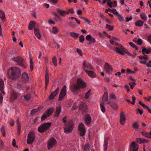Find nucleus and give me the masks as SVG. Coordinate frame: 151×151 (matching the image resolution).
I'll list each match as a JSON object with an SVG mask.
<instances>
[{
	"label": "nucleus",
	"mask_w": 151,
	"mask_h": 151,
	"mask_svg": "<svg viewBox=\"0 0 151 151\" xmlns=\"http://www.w3.org/2000/svg\"><path fill=\"white\" fill-rule=\"evenodd\" d=\"M12 145L14 147H17V148L18 147V145H16V140L15 139H14L13 140L12 142Z\"/></svg>",
	"instance_id": "69168bd1"
},
{
	"label": "nucleus",
	"mask_w": 151,
	"mask_h": 151,
	"mask_svg": "<svg viewBox=\"0 0 151 151\" xmlns=\"http://www.w3.org/2000/svg\"><path fill=\"white\" fill-rule=\"evenodd\" d=\"M57 143L55 138L52 137L48 141L47 144V148L48 149L52 148Z\"/></svg>",
	"instance_id": "1a4fd4ad"
},
{
	"label": "nucleus",
	"mask_w": 151,
	"mask_h": 151,
	"mask_svg": "<svg viewBox=\"0 0 151 151\" xmlns=\"http://www.w3.org/2000/svg\"><path fill=\"white\" fill-rule=\"evenodd\" d=\"M110 98L111 99H116V96L113 93H111L109 95Z\"/></svg>",
	"instance_id": "bf43d9fd"
},
{
	"label": "nucleus",
	"mask_w": 151,
	"mask_h": 151,
	"mask_svg": "<svg viewBox=\"0 0 151 151\" xmlns=\"http://www.w3.org/2000/svg\"><path fill=\"white\" fill-rule=\"evenodd\" d=\"M87 68L91 70H92L93 69V67L91 64H88L87 65L86 64V61H84L83 64L82 69H83L84 70H85V68Z\"/></svg>",
	"instance_id": "dca6fc26"
},
{
	"label": "nucleus",
	"mask_w": 151,
	"mask_h": 151,
	"mask_svg": "<svg viewBox=\"0 0 151 151\" xmlns=\"http://www.w3.org/2000/svg\"><path fill=\"white\" fill-rule=\"evenodd\" d=\"M66 126V127H64V132L66 133L71 132L74 127L73 121L71 120L68 121Z\"/></svg>",
	"instance_id": "20e7f679"
},
{
	"label": "nucleus",
	"mask_w": 151,
	"mask_h": 151,
	"mask_svg": "<svg viewBox=\"0 0 151 151\" xmlns=\"http://www.w3.org/2000/svg\"><path fill=\"white\" fill-rule=\"evenodd\" d=\"M4 82L2 79H0V91L4 95L5 93L3 91L4 89Z\"/></svg>",
	"instance_id": "f3484780"
},
{
	"label": "nucleus",
	"mask_w": 151,
	"mask_h": 151,
	"mask_svg": "<svg viewBox=\"0 0 151 151\" xmlns=\"http://www.w3.org/2000/svg\"><path fill=\"white\" fill-rule=\"evenodd\" d=\"M143 22L141 20H138L135 23V25L138 27L142 26L143 25Z\"/></svg>",
	"instance_id": "c756f323"
},
{
	"label": "nucleus",
	"mask_w": 151,
	"mask_h": 151,
	"mask_svg": "<svg viewBox=\"0 0 151 151\" xmlns=\"http://www.w3.org/2000/svg\"><path fill=\"white\" fill-rule=\"evenodd\" d=\"M77 81L76 84L71 89V91L73 93L75 92L76 90H79L80 88H83L86 86V83L83 81L82 79H78Z\"/></svg>",
	"instance_id": "f03ea898"
},
{
	"label": "nucleus",
	"mask_w": 151,
	"mask_h": 151,
	"mask_svg": "<svg viewBox=\"0 0 151 151\" xmlns=\"http://www.w3.org/2000/svg\"><path fill=\"white\" fill-rule=\"evenodd\" d=\"M84 71L88 74L90 77L94 78L96 76V74L93 71H89L86 69L84 70Z\"/></svg>",
	"instance_id": "a211bd4d"
},
{
	"label": "nucleus",
	"mask_w": 151,
	"mask_h": 151,
	"mask_svg": "<svg viewBox=\"0 0 151 151\" xmlns=\"http://www.w3.org/2000/svg\"><path fill=\"white\" fill-rule=\"evenodd\" d=\"M38 109H33L31 111V114L32 115L34 114L35 112L39 111Z\"/></svg>",
	"instance_id": "13d9d810"
},
{
	"label": "nucleus",
	"mask_w": 151,
	"mask_h": 151,
	"mask_svg": "<svg viewBox=\"0 0 151 151\" xmlns=\"http://www.w3.org/2000/svg\"><path fill=\"white\" fill-rule=\"evenodd\" d=\"M84 120L85 123L87 125L90 124L91 122V117L89 114L86 115Z\"/></svg>",
	"instance_id": "2eb2a0df"
},
{
	"label": "nucleus",
	"mask_w": 151,
	"mask_h": 151,
	"mask_svg": "<svg viewBox=\"0 0 151 151\" xmlns=\"http://www.w3.org/2000/svg\"><path fill=\"white\" fill-rule=\"evenodd\" d=\"M70 34L72 37L75 38H77L79 36V34H78L73 32H70Z\"/></svg>",
	"instance_id": "f704fd0d"
},
{
	"label": "nucleus",
	"mask_w": 151,
	"mask_h": 151,
	"mask_svg": "<svg viewBox=\"0 0 151 151\" xmlns=\"http://www.w3.org/2000/svg\"><path fill=\"white\" fill-rule=\"evenodd\" d=\"M80 132V135L81 137H83L85 134L86 131V129L82 130H79Z\"/></svg>",
	"instance_id": "de8ad7c7"
},
{
	"label": "nucleus",
	"mask_w": 151,
	"mask_h": 151,
	"mask_svg": "<svg viewBox=\"0 0 151 151\" xmlns=\"http://www.w3.org/2000/svg\"><path fill=\"white\" fill-rule=\"evenodd\" d=\"M109 9L110 10H111L113 14L116 15L117 16L119 14L118 12L116 11V9H110L109 8Z\"/></svg>",
	"instance_id": "49530a36"
},
{
	"label": "nucleus",
	"mask_w": 151,
	"mask_h": 151,
	"mask_svg": "<svg viewBox=\"0 0 151 151\" xmlns=\"http://www.w3.org/2000/svg\"><path fill=\"white\" fill-rule=\"evenodd\" d=\"M141 134L143 136L151 139V131L150 133L146 132H142Z\"/></svg>",
	"instance_id": "393cba45"
},
{
	"label": "nucleus",
	"mask_w": 151,
	"mask_h": 151,
	"mask_svg": "<svg viewBox=\"0 0 151 151\" xmlns=\"http://www.w3.org/2000/svg\"><path fill=\"white\" fill-rule=\"evenodd\" d=\"M22 79L25 81H28L29 77L27 74L26 73H23L22 75Z\"/></svg>",
	"instance_id": "5701e85b"
},
{
	"label": "nucleus",
	"mask_w": 151,
	"mask_h": 151,
	"mask_svg": "<svg viewBox=\"0 0 151 151\" xmlns=\"http://www.w3.org/2000/svg\"><path fill=\"white\" fill-rule=\"evenodd\" d=\"M100 106L101 111L103 113H104L105 112L106 110L104 103H101Z\"/></svg>",
	"instance_id": "c9c22d12"
},
{
	"label": "nucleus",
	"mask_w": 151,
	"mask_h": 151,
	"mask_svg": "<svg viewBox=\"0 0 151 151\" xmlns=\"http://www.w3.org/2000/svg\"><path fill=\"white\" fill-rule=\"evenodd\" d=\"M51 125V122L44 123L38 127V131L42 133L49 129Z\"/></svg>",
	"instance_id": "39448f33"
},
{
	"label": "nucleus",
	"mask_w": 151,
	"mask_h": 151,
	"mask_svg": "<svg viewBox=\"0 0 151 151\" xmlns=\"http://www.w3.org/2000/svg\"><path fill=\"white\" fill-rule=\"evenodd\" d=\"M52 62L53 63L54 65L55 66H56L57 65V59L55 56H54L52 59Z\"/></svg>",
	"instance_id": "37998d69"
},
{
	"label": "nucleus",
	"mask_w": 151,
	"mask_h": 151,
	"mask_svg": "<svg viewBox=\"0 0 151 151\" xmlns=\"http://www.w3.org/2000/svg\"><path fill=\"white\" fill-rule=\"evenodd\" d=\"M139 125L138 123L137 122H134L133 124V128L137 129L138 128Z\"/></svg>",
	"instance_id": "a18cd8bd"
},
{
	"label": "nucleus",
	"mask_w": 151,
	"mask_h": 151,
	"mask_svg": "<svg viewBox=\"0 0 151 151\" xmlns=\"http://www.w3.org/2000/svg\"><path fill=\"white\" fill-rule=\"evenodd\" d=\"M140 17L141 19L144 21H146L147 19L146 15L143 13H141L140 14Z\"/></svg>",
	"instance_id": "473e14b6"
},
{
	"label": "nucleus",
	"mask_w": 151,
	"mask_h": 151,
	"mask_svg": "<svg viewBox=\"0 0 151 151\" xmlns=\"http://www.w3.org/2000/svg\"><path fill=\"white\" fill-rule=\"evenodd\" d=\"M23 59L20 58V59L17 63V64L20 66H22L23 65L22 63L23 62Z\"/></svg>",
	"instance_id": "09e8293b"
},
{
	"label": "nucleus",
	"mask_w": 151,
	"mask_h": 151,
	"mask_svg": "<svg viewBox=\"0 0 151 151\" xmlns=\"http://www.w3.org/2000/svg\"><path fill=\"white\" fill-rule=\"evenodd\" d=\"M136 42H137V44L138 45H142V44L143 43V42L142 40L139 38L137 40V41Z\"/></svg>",
	"instance_id": "8fccbe9b"
},
{
	"label": "nucleus",
	"mask_w": 151,
	"mask_h": 151,
	"mask_svg": "<svg viewBox=\"0 0 151 151\" xmlns=\"http://www.w3.org/2000/svg\"><path fill=\"white\" fill-rule=\"evenodd\" d=\"M49 76H45V89L47 88V87L48 86L49 82Z\"/></svg>",
	"instance_id": "58836bf2"
},
{
	"label": "nucleus",
	"mask_w": 151,
	"mask_h": 151,
	"mask_svg": "<svg viewBox=\"0 0 151 151\" xmlns=\"http://www.w3.org/2000/svg\"><path fill=\"white\" fill-rule=\"evenodd\" d=\"M117 16L118 19L120 22L123 21L124 20V18L121 15L119 14Z\"/></svg>",
	"instance_id": "6e6d98bb"
},
{
	"label": "nucleus",
	"mask_w": 151,
	"mask_h": 151,
	"mask_svg": "<svg viewBox=\"0 0 151 151\" xmlns=\"http://www.w3.org/2000/svg\"><path fill=\"white\" fill-rule=\"evenodd\" d=\"M85 40V37L83 35H81L79 37V41L80 42H83Z\"/></svg>",
	"instance_id": "3c124183"
},
{
	"label": "nucleus",
	"mask_w": 151,
	"mask_h": 151,
	"mask_svg": "<svg viewBox=\"0 0 151 151\" xmlns=\"http://www.w3.org/2000/svg\"><path fill=\"white\" fill-rule=\"evenodd\" d=\"M92 38V36L90 35H88L86 36V39L88 41H90L91 40Z\"/></svg>",
	"instance_id": "4d7b16f0"
},
{
	"label": "nucleus",
	"mask_w": 151,
	"mask_h": 151,
	"mask_svg": "<svg viewBox=\"0 0 151 151\" xmlns=\"http://www.w3.org/2000/svg\"><path fill=\"white\" fill-rule=\"evenodd\" d=\"M4 146V143L2 140L0 139V148H2Z\"/></svg>",
	"instance_id": "338daca9"
},
{
	"label": "nucleus",
	"mask_w": 151,
	"mask_h": 151,
	"mask_svg": "<svg viewBox=\"0 0 151 151\" xmlns=\"http://www.w3.org/2000/svg\"><path fill=\"white\" fill-rule=\"evenodd\" d=\"M108 97H102V101L104 103H105L106 101H107L106 104H107L108 102L109 101L108 100Z\"/></svg>",
	"instance_id": "680f3d73"
},
{
	"label": "nucleus",
	"mask_w": 151,
	"mask_h": 151,
	"mask_svg": "<svg viewBox=\"0 0 151 151\" xmlns=\"http://www.w3.org/2000/svg\"><path fill=\"white\" fill-rule=\"evenodd\" d=\"M20 58L19 57L13 58H12V59L15 62H16L17 63V62L19 60V59H20Z\"/></svg>",
	"instance_id": "0e129e2a"
},
{
	"label": "nucleus",
	"mask_w": 151,
	"mask_h": 151,
	"mask_svg": "<svg viewBox=\"0 0 151 151\" xmlns=\"http://www.w3.org/2000/svg\"><path fill=\"white\" fill-rule=\"evenodd\" d=\"M76 52L81 56H83V53L81 49L77 48L76 49Z\"/></svg>",
	"instance_id": "052dcab7"
},
{
	"label": "nucleus",
	"mask_w": 151,
	"mask_h": 151,
	"mask_svg": "<svg viewBox=\"0 0 151 151\" xmlns=\"http://www.w3.org/2000/svg\"><path fill=\"white\" fill-rule=\"evenodd\" d=\"M19 96V94H18L16 93L13 92L12 94L11 97L13 100H14L17 99Z\"/></svg>",
	"instance_id": "bb28decb"
},
{
	"label": "nucleus",
	"mask_w": 151,
	"mask_h": 151,
	"mask_svg": "<svg viewBox=\"0 0 151 151\" xmlns=\"http://www.w3.org/2000/svg\"><path fill=\"white\" fill-rule=\"evenodd\" d=\"M138 58L140 59H147L148 58V56L147 55H144L143 56H138Z\"/></svg>",
	"instance_id": "864d4df0"
},
{
	"label": "nucleus",
	"mask_w": 151,
	"mask_h": 151,
	"mask_svg": "<svg viewBox=\"0 0 151 151\" xmlns=\"http://www.w3.org/2000/svg\"><path fill=\"white\" fill-rule=\"evenodd\" d=\"M66 94V86L65 85L62 88L60 92L58 100L59 101H62L65 97Z\"/></svg>",
	"instance_id": "6e6552de"
},
{
	"label": "nucleus",
	"mask_w": 151,
	"mask_h": 151,
	"mask_svg": "<svg viewBox=\"0 0 151 151\" xmlns=\"http://www.w3.org/2000/svg\"><path fill=\"white\" fill-rule=\"evenodd\" d=\"M104 68L109 74L111 73L113 70L112 67L108 63H106L104 65Z\"/></svg>",
	"instance_id": "f8f14e48"
},
{
	"label": "nucleus",
	"mask_w": 151,
	"mask_h": 151,
	"mask_svg": "<svg viewBox=\"0 0 151 151\" xmlns=\"http://www.w3.org/2000/svg\"><path fill=\"white\" fill-rule=\"evenodd\" d=\"M61 111V107L60 106L57 107L56 109V110L55 111V116L56 117H58L59 115L60 112Z\"/></svg>",
	"instance_id": "cd10ccee"
},
{
	"label": "nucleus",
	"mask_w": 151,
	"mask_h": 151,
	"mask_svg": "<svg viewBox=\"0 0 151 151\" xmlns=\"http://www.w3.org/2000/svg\"><path fill=\"white\" fill-rule=\"evenodd\" d=\"M109 139V137H107L105 139V141L104 142V150L105 151H106L107 147H108V142Z\"/></svg>",
	"instance_id": "7c9ffc66"
},
{
	"label": "nucleus",
	"mask_w": 151,
	"mask_h": 151,
	"mask_svg": "<svg viewBox=\"0 0 151 151\" xmlns=\"http://www.w3.org/2000/svg\"><path fill=\"white\" fill-rule=\"evenodd\" d=\"M90 148L89 145L88 144H86L85 145L84 150L83 151H87Z\"/></svg>",
	"instance_id": "5fc2aeb1"
},
{
	"label": "nucleus",
	"mask_w": 151,
	"mask_h": 151,
	"mask_svg": "<svg viewBox=\"0 0 151 151\" xmlns=\"http://www.w3.org/2000/svg\"><path fill=\"white\" fill-rule=\"evenodd\" d=\"M126 53L128 55H130L133 58H135L137 55V53L134 52H133L132 53H130L129 51L127 50Z\"/></svg>",
	"instance_id": "e433bc0d"
},
{
	"label": "nucleus",
	"mask_w": 151,
	"mask_h": 151,
	"mask_svg": "<svg viewBox=\"0 0 151 151\" xmlns=\"http://www.w3.org/2000/svg\"><path fill=\"white\" fill-rule=\"evenodd\" d=\"M0 18L2 20L4 19L5 18V14L4 12L0 10Z\"/></svg>",
	"instance_id": "ea45409f"
},
{
	"label": "nucleus",
	"mask_w": 151,
	"mask_h": 151,
	"mask_svg": "<svg viewBox=\"0 0 151 151\" xmlns=\"http://www.w3.org/2000/svg\"><path fill=\"white\" fill-rule=\"evenodd\" d=\"M142 52L143 54L146 53L148 54L151 52V48L148 49H146L145 47H142Z\"/></svg>",
	"instance_id": "b1692460"
},
{
	"label": "nucleus",
	"mask_w": 151,
	"mask_h": 151,
	"mask_svg": "<svg viewBox=\"0 0 151 151\" xmlns=\"http://www.w3.org/2000/svg\"><path fill=\"white\" fill-rule=\"evenodd\" d=\"M35 133L33 132H30L28 134L27 143L28 144H32L35 140Z\"/></svg>",
	"instance_id": "423d86ee"
},
{
	"label": "nucleus",
	"mask_w": 151,
	"mask_h": 151,
	"mask_svg": "<svg viewBox=\"0 0 151 151\" xmlns=\"http://www.w3.org/2000/svg\"><path fill=\"white\" fill-rule=\"evenodd\" d=\"M59 91V87L58 86L56 90L51 93L49 97V100H50L54 99L55 97L57 95Z\"/></svg>",
	"instance_id": "ddd939ff"
},
{
	"label": "nucleus",
	"mask_w": 151,
	"mask_h": 151,
	"mask_svg": "<svg viewBox=\"0 0 151 151\" xmlns=\"http://www.w3.org/2000/svg\"><path fill=\"white\" fill-rule=\"evenodd\" d=\"M129 85L132 89H133V87L136 85V83L134 82H129Z\"/></svg>",
	"instance_id": "603ef678"
},
{
	"label": "nucleus",
	"mask_w": 151,
	"mask_h": 151,
	"mask_svg": "<svg viewBox=\"0 0 151 151\" xmlns=\"http://www.w3.org/2000/svg\"><path fill=\"white\" fill-rule=\"evenodd\" d=\"M57 10H58V14L63 17H65L66 14H68L70 13L68 10L66 11L64 10H61L60 9H58Z\"/></svg>",
	"instance_id": "4468645a"
},
{
	"label": "nucleus",
	"mask_w": 151,
	"mask_h": 151,
	"mask_svg": "<svg viewBox=\"0 0 151 151\" xmlns=\"http://www.w3.org/2000/svg\"><path fill=\"white\" fill-rule=\"evenodd\" d=\"M34 31L35 36L39 39H40L41 35L39 32V30L36 27H35L34 29Z\"/></svg>",
	"instance_id": "6ab92c4d"
},
{
	"label": "nucleus",
	"mask_w": 151,
	"mask_h": 151,
	"mask_svg": "<svg viewBox=\"0 0 151 151\" xmlns=\"http://www.w3.org/2000/svg\"><path fill=\"white\" fill-rule=\"evenodd\" d=\"M19 118H18L17 120V134L18 136H19L20 134V131L21 130V124L19 122Z\"/></svg>",
	"instance_id": "4be33fe9"
},
{
	"label": "nucleus",
	"mask_w": 151,
	"mask_h": 151,
	"mask_svg": "<svg viewBox=\"0 0 151 151\" xmlns=\"http://www.w3.org/2000/svg\"><path fill=\"white\" fill-rule=\"evenodd\" d=\"M129 45L132 47L133 48H135L136 50H137L138 49V48L132 42H130L129 43Z\"/></svg>",
	"instance_id": "4c0bfd02"
},
{
	"label": "nucleus",
	"mask_w": 151,
	"mask_h": 151,
	"mask_svg": "<svg viewBox=\"0 0 151 151\" xmlns=\"http://www.w3.org/2000/svg\"><path fill=\"white\" fill-rule=\"evenodd\" d=\"M132 101L131 103L132 105H134L135 104V101L136 100V98L134 96H132Z\"/></svg>",
	"instance_id": "774afa93"
},
{
	"label": "nucleus",
	"mask_w": 151,
	"mask_h": 151,
	"mask_svg": "<svg viewBox=\"0 0 151 151\" xmlns=\"http://www.w3.org/2000/svg\"><path fill=\"white\" fill-rule=\"evenodd\" d=\"M91 90L90 89L85 94L84 99H88L91 95Z\"/></svg>",
	"instance_id": "2f4dec72"
},
{
	"label": "nucleus",
	"mask_w": 151,
	"mask_h": 151,
	"mask_svg": "<svg viewBox=\"0 0 151 151\" xmlns=\"http://www.w3.org/2000/svg\"><path fill=\"white\" fill-rule=\"evenodd\" d=\"M34 62L32 60V58H30V67L31 70H32L33 69Z\"/></svg>",
	"instance_id": "a19ab883"
},
{
	"label": "nucleus",
	"mask_w": 151,
	"mask_h": 151,
	"mask_svg": "<svg viewBox=\"0 0 151 151\" xmlns=\"http://www.w3.org/2000/svg\"><path fill=\"white\" fill-rule=\"evenodd\" d=\"M114 28V26H111L109 25L106 24V28L108 29L109 30H112Z\"/></svg>",
	"instance_id": "c03bdc74"
},
{
	"label": "nucleus",
	"mask_w": 151,
	"mask_h": 151,
	"mask_svg": "<svg viewBox=\"0 0 151 151\" xmlns=\"http://www.w3.org/2000/svg\"><path fill=\"white\" fill-rule=\"evenodd\" d=\"M35 25V22L34 21H31L29 22L28 27V29L29 30L32 29Z\"/></svg>",
	"instance_id": "a878e982"
},
{
	"label": "nucleus",
	"mask_w": 151,
	"mask_h": 151,
	"mask_svg": "<svg viewBox=\"0 0 151 151\" xmlns=\"http://www.w3.org/2000/svg\"><path fill=\"white\" fill-rule=\"evenodd\" d=\"M107 104H109L113 109H116L118 108L116 103L114 102H111L110 101H109Z\"/></svg>",
	"instance_id": "aec40b11"
},
{
	"label": "nucleus",
	"mask_w": 151,
	"mask_h": 151,
	"mask_svg": "<svg viewBox=\"0 0 151 151\" xmlns=\"http://www.w3.org/2000/svg\"><path fill=\"white\" fill-rule=\"evenodd\" d=\"M7 75L10 79L13 80H18L21 75V70L17 67H11L8 70Z\"/></svg>",
	"instance_id": "f257e3e1"
},
{
	"label": "nucleus",
	"mask_w": 151,
	"mask_h": 151,
	"mask_svg": "<svg viewBox=\"0 0 151 151\" xmlns=\"http://www.w3.org/2000/svg\"><path fill=\"white\" fill-rule=\"evenodd\" d=\"M79 130H82L86 129L84 125L82 123L80 124L78 126Z\"/></svg>",
	"instance_id": "72a5a7b5"
},
{
	"label": "nucleus",
	"mask_w": 151,
	"mask_h": 151,
	"mask_svg": "<svg viewBox=\"0 0 151 151\" xmlns=\"http://www.w3.org/2000/svg\"><path fill=\"white\" fill-rule=\"evenodd\" d=\"M52 32L54 34H55L57 33L59 31L58 29L56 27H52Z\"/></svg>",
	"instance_id": "79ce46f5"
},
{
	"label": "nucleus",
	"mask_w": 151,
	"mask_h": 151,
	"mask_svg": "<svg viewBox=\"0 0 151 151\" xmlns=\"http://www.w3.org/2000/svg\"><path fill=\"white\" fill-rule=\"evenodd\" d=\"M139 147L136 144L135 142H133L131 144L130 146V151H138Z\"/></svg>",
	"instance_id": "9b49d317"
},
{
	"label": "nucleus",
	"mask_w": 151,
	"mask_h": 151,
	"mask_svg": "<svg viewBox=\"0 0 151 151\" xmlns=\"http://www.w3.org/2000/svg\"><path fill=\"white\" fill-rule=\"evenodd\" d=\"M137 142L140 144H141L142 143H143V139L139 138H137Z\"/></svg>",
	"instance_id": "e2e57ef3"
},
{
	"label": "nucleus",
	"mask_w": 151,
	"mask_h": 151,
	"mask_svg": "<svg viewBox=\"0 0 151 151\" xmlns=\"http://www.w3.org/2000/svg\"><path fill=\"white\" fill-rule=\"evenodd\" d=\"M58 13H54V15L55 17L54 18V20L57 22H61L62 21V19L61 18L60 15H58Z\"/></svg>",
	"instance_id": "412c9836"
},
{
	"label": "nucleus",
	"mask_w": 151,
	"mask_h": 151,
	"mask_svg": "<svg viewBox=\"0 0 151 151\" xmlns=\"http://www.w3.org/2000/svg\"><path fill=\"white\" fill-rule=\"evenodd\" d=\"M54 109L52 108H50L43 114L41 117V120L43 121L49 117L53 112Z\"/></svg>",
	"instance_id": "0eeeda50"
},
{
	"label": "nucleus",
	"mask_w": 151,
	"mask_h": 151,
	"mask_svg": "<svg viewBox=\"0 0 151 151\" xmlns=\"http://www.w3.org/2000/svg\"><path fill=\"white\" fill-rule=\"evenodd\" d=\"M115 45L116 46L115 49V51L119 54L124 55L126 53L127 50L122 45L118 43H115Z\"/></svg>",
	"instance_id": "7ed1b4c3"
},
{
	"label": "nucleus",
	"mask_w": 151,
	"mask_h": 151,
	"mask_svg": "<svg viewBox=\"0 0 151 151\" xmlns=\"http://www.w3.org/2000/svg\"><path fill=\"white\" fill-rule=\"evenodd\" d=\"M23 97L26 101H28L31 99L32 96L30 94L27 93L24 95Z\"/></svg>",
	"instance_id": "c85d7f7f"
},
{
	"label": "nucleus",
	"mask_w": 151,
	"mask_h": 151,
	"mask_svg": "<svg viewBox=\"0 0 151 151\" xmlns=\"http://www.w3.org/2000/svg\"><path fill=\"white\" fill-rule=\"evenodd\" d=\"M126 120L124 114L123 112H121L120 114L119 123L120 124L122 125H123L125 124Z\"/></svg>",
	"instance_id": "9d476101"
}]
</instances>
